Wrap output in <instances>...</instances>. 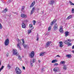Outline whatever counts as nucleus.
<instances>
[{
	"mask_svg": "<svg viewBox=\"0 0 74 74\" xmlns=\"http://www.w3.org/2000/svg\"><path fill=\"white\" fill-rule=\"evenodd\" d=\"M15 71L17 74H21L22 73V71L19 69L18 67H17L15 69Z\"/></svg>",
	"mask_w": 74,
	"mask_h": 74,
	"instance_id": "nucleus-1",
	"label": "nucleus"
},
{
	"mask_svg": "<svg viewBox=\"0 0 74 74\" xmlns=\"http://www.w3.org/2000/svg\"><path fill=\"white\" fill-rule=\"evenodd\" d=\"M29 57L31 58H33L34 56V51H32L31 53L29 54Z\"/></svg>",
	"mask_w": 74,
	"mask_h": 74,
	"instance_id": "nucleus-2",
	"label": "nucleus"
},
{
	"mask_svg": "<svg viewBox=\"0 0 74 74\" xmlns=\"http://www.w3.org/2000/svg\"><path fill=\"white\" fill-rule=\"evenodd\" d=\"M10 42V41L9 40V39H6L5 42V45H6V46H7L9 44V42Z\"/></svg>",
	"mask_w": 74,
	"mask_h": 74,
	"instance_id": "nucleus-3",
	"label": "nucleus"
},
{
	"mask_svg": "<svg viewBox=\"0 0 74 74\" xmlns=\"http://www.w3.org/2000/svg\"><path fill=\"white\" fill-rule=\"evenodd\" d=\"M13 54L14 55H18V51L17 50L15 49H13Z\"/></svg>",
	"mask_w": 74,
	"mask_h": 74,
	"instance_id": "nucleus-4",
	"label": "nucleus"
},
{
	"mask_svg": "<svg viewBox=\"0 0 74 74\" xmlns=\"http://www.w3.org/2000/svg\"><path fill=\"white\" fill-rule=\"evenodd\" d=\"M51 42L50 41V42H47L46 44V45H45V47H46V48H47V47H49V46L50 45V44H51Z\"/></svg>",
	"mask_w": 74,
	"mask_h": 74,
	"instance_id": "nucleus-5",
	"label": "nucleus"
},
{
	"mask_svg": "<svg viewBox=\"0 0 74 74\" xmlns=\"http://www.w3.org/2000/svg\"><path fill=\"white\" fill-rule=\"evenodd\" d=\"M64 43L66 44H67L69 46V45H72V44H71V43L70 42H67V40H65L64 42Z\"/></svg>",
	"mask_w": 74,
	"mask_h": 74,
	"instance_id": "nucleus-6",
	"label": "nucleus"
},
{
	"mask_svg": "<svg viewBox=\"0 0 74 74\" xmlns=\"http://www.w3.org/2000/svg\"><path fill=\"white\" fill-rule=\"evenodd\" d=\"M59 31L60 33H63V29L62 26H60Z\"/></svg>",
	"mask_w": 74,
	"mask_h": 74,
	"instance_id": "nucleus-7",
	"label": "nucleus"
},
{
	"mask_svg": "<svg viewBox=\"0 0 74 74\" xmlns=\"http://www.w3.org/2000/svg\"><path fill=\"white\" fill-rule=\"evenodd\" d=\"M58 29V25L57 24L55 23L54 25V27L53 29L54 30H56Z\"/></svg>",
	"mask_w": 74,
	"mask_h": 74,
	"instance_id": "nucleus-8",
	"label": "nucleus"
},
{
	"mask_svg": "<svg viewBox=\"0 0 74 74\" xmlns=\"http://www.w3.org/2000/svg\"><path fill=\"white\" fill-rule=\"evenodd\" d=\"M56 21V20H54L53 21H52L50 23V25L51 26H52L54 23H55Z\"/></svg>",
	"mask_w": 74,
	"mask_h": 74,
	"instance_id": "nucleus-9",
	"label": "nucleus"
},
{
	"mask_svg": "<svg viewBox=\"0 0 74 74\" xmlns=\"http://www.w3.org/2000/svg\"><path fill=\"white\" fill-rule=\"evenodd\" d=\"M21 16L23 18H27V15H26V14H21Z\"/></svg>",
	"mask_w": 74,
	"mask_h": 74,
	"instance_id": "nucleus-10",
	"label": "nucleus"
},
{
	"mask_svg": "<svg viewBox=\"0 0 74 74\" xmlns=\"http://www.w3.org/2000/svg\"><path fill=\"white\" fill-rule=\"evenodd\" d=\"M59 69V68L58 67H56L53 69V71H54L56 72L58 71Z\"/></svg>",
	"mask_w": 74,
	"mask_h": 74,
	"instance_id": "nucleus-11",
	"label": "nucleus"
},
{
	"mask_svg": "<svg viewBox=\"0 0 74 74\" xmlns=\"http://www.w3.org/2000/svg\"><path fill=\"white\" fill-rule=\"evenodd\" d=\"M20 43H18L17 45V47L18 48L21 50V47L20 46Z\"/></svg>",
	"mask_w": 74,
	"mask_h": 74,
	"instance_id": "nucleus-12",
	"label": "nucleus"
},
{
	"mask_svg": "<svg viewBox=\"0 0 74 74\" xmlns=\"http://www.w3.org/2000/svg\"><path fill=\"white\" fill-rule=\"evenodd\" d=\"M69 32H65V36L67 37L68 36H69Z\"/></svg>",
	"mask_w": 74,
	"mask_h": 74,
	"instance_id": "nucleus-13",
	"label": "nucleus"
},
{
	"mask_svg": "<svg viewBox=\"0 0 74 74\" xmlns=\"http://www.w3.org/2000/svg\"><path fill=\"white\" fill-rule=\"evenodd\" d=\"M35 9H36L35 7H34L32 8V9L31 11V13L30 14H33V12H34V10H35Z\"/></svg>",
	"mask_w": 74,
	"mask_h": 74,
	"instance_id": "nucleus-14",
	"label": "nucleus"
},
{
	"mask_svg": "<svg viewBox=\"0 0 74 74\" xmlns=\"http://www.w3.org/2000/svg\"><path fill=\"white\" fill-rule=\"evenodd\" d=\"M59 43L60 44V47H62L63 46V42H62V41H60Z\"/></svg>",
	"mask_w": 74,
	"mask_h": 74,
	"instance_id": "nucleus-15",
	"label": "nucleus"
},
{
	"mask_svg": "<svg viewBox=\"0 0 74 74\" xmlns=\"http://www.w3.org/2000/svg\"><path fill=\"white\" fill-rule=\"evenodd\" d=\"M66 58H71V54L66 55Z\"/></svg>",
	"mask_w": 74,
	"mask_h": 74,
	"instance_id": "nucleus-16",
	"label": "nucleus"
},
{
	"mask_svg": "<svg viewBox=\"0 0 74 74\" xmlns=\"http://www.w3.org/2000/svg\"><path fill=\"white\" fill-rule=\"evenodd\" d=\"M30 65L31 67H32L33 66V63L32 62V61L31 60H30Z\"/></svg>",
	"mask_w": 74,
	"mask_h": 74,
	"instance_id": "nucleus-17",
	"label": "nucleus"
},
{
	"mask_svg": "<svg viewBox=\"0 0 74 74\" xmlns=\"http://www.w3.org/2000/svg\"><path fill=\"white\" fill-rule=\"evenodd\" d=\"M22 27L23 28H26V25H25V23H23L22 24Z\"/></svg>",
	"mask_w": 74,
	"mask_h": 74,
	"instance_id": "nucleus-18",
	"label": "nucleus"
},
{
	"mask_svg": "<svg viewBox=\"0 0 74 74\" xmlns=\"http://www.w3.org/2000/svg\"><path fill=\"white\" fill-rule=\"evenodd\" d=\"M63 69L66 70H67V66L66 65H64L63 66Z\"/></svg>",
	"mask_w": 74,
	"mask_h": 74,
	"instance_id": "nucleus-19",
	"label": "nucleus"
},
{
	"mask_svg": "<svg viewBox=\"0 0 74 74\" xmlns=\"http://www.w3.org/2000/svg\"><path fill=\"white\" fill-rule=\"evenodd\" d=\"M58 62V60H54L52 61L51 63H55L56 62Z\"/></svg>",
	"mask_w": 74,
	"mask_h": 74,
	"instance_id": "nucleus-20",
	"label": "nucleus"
},
{
	"mask_svg": "<svg viewBox=\"0 0 74 74\" xmlns=\"http://www.w3.org/2000/svg\"><path fill=\"white\" fill-rule=\"evenodd\" d=\"M49 3L50 4H53L54 3V1H53V0L49 2Z\"/></svg>",
	"mask_w": 74,
	"mask_h": 74,
	"instance_id": "nucleus-21",
	"label": "nucleus"
},
{
	"mask_svg": "<svg viewBox=\"0 0 74 74\" xmlns=\"http://www.w3.org/2000/svg\"><path fill=\"white\" fill-rule=\"evenodd\" d=\"M72 17V16L71 15H70L69 16H68L67 18H66V19H70Z\"/></svg>",
	"mask_w": 74,
	"mask_h": 74,
	"instance_id": "nucleus-22",
	"label": "nucleus"
},
{
	"mask_svg": "<svg viewBox=\"0 0 74 74\" xmlns=\"http://www.w3.org/2000/svg\"><path fill=\"white\" fill-rule=\"evenodd\" d=\"M45 53V52H42L40 54V56H43L44 55V54Z\"/></svg>",
	"mask_w": 74,
	"mask_h": 74,
	"instance_id": "nucleus-23",
	"label": "nucleus"
},
{
	"mask_svg": "<svg viewBox=\"0 0 74 74\" xmlns=\"http://www.w3.org/2000/svg\"><path fill=\"white\" fill-rule=\"evenodd\" d=\"M33 30V29H31V30L29 29L28 30V34H30L31 32V30Z\"/></svg>",
	"mask_w": 74,
	"mask_h": 74,
	"instance_id": "nucleus-24",
	"label": "nucleus"
},
{
	"mask_svg": "<svg viewBox=\"0 0 74 74\" xmlns=\"http://www.w3.org/2000/svg\"><path fill=\"white\" fill-rule=\"evenodd\" d=\"M7 68H8V69H11V66L10 65V64H8V65Z\"/></svg>",
	"mask_w": 74,
	"mask_h": 74,
	"instance_id": "nucleus-25",
	"label": "nucleus"
},
{
	"mask_svg": "<svg viewBox=\"0 0 74 74\" xmlns=\"http://www.w3.org/2000/svg\"><path fill=\"white\" fill-rule=\"evenodd\" d=\"M69 3H70V4H71V5H74V3H72L71 1H69Z\"/></svg>",
	"mask_w": 74,
	"mask_h": 74,
	"instance_id": "nucleus-26",
	"label": "nucleus"
},
{
	"mask_svg": "<svg viewBox=\"0 0 74 74\" xmlns=\"http://www.w3.org/2000/svg\"><path fill=\"white\" fill-rule=\"evenodd\" d=\"M4 67V66H2V67L0 69V72H1V70H3V68Z\"/></svg>",
	"mask_w": 74,
	"mask_h": 74,
	"instance_id": "nucleus-27",
	"label": "nucleus"
},
{
	"mask_svg": "<svg viewBox=\"0 0 74 74\" xmlns=\"http://www.w3.org/2000/svg\"><path fill=\"white\" fill-rule=\"evenodd\" d=\"M65 63V62L64 61H61L60 63L61 64H64Z\"/></svg>",
	"mask_w": 74,
	"mask_h": 74,
	"instance_id": "nucleus-28",
	"label": "nucleus"
},
{
	"mask_svg": "<svg viewBox=\"0 0 74 74\" xmlns=\"http://www.w3.org/2000/svg\"><path fill=\"white\" fill-rule=\"evenodd\" d=\"M51 26H49L48 29V31H49L50 30H51Z\"/></svg>",
	"mask_w": 74,
	"mask_h": 74,
	"instance_id": "nucleus-29",
	"label": "nucleus"
},
{
	"mask_svg": "<svg viewBox=\"0 0 74 74\" xmlns=\"http://www.w3.org/2000/svg\"><path fill=\"white\" fill-rule=\"evenodd\" d=\"M18 59L19 60H22V58H21V57L20 56H18Z\"/></svg>",
	"mask_w": 74,
	"mask_h": 74,
	"instance_id": "nucleus-30",
	"label": "nucleus"
},
{
	"mask_svg": "<svg viewBox=\"0 0 74 74\" xmlns=\"http://www.w3.org/2000/svg\"><path fill=\"white\" fill-rule=\"evenodd\" d=\"M7 11V9L6 8L3 11V12H6Z\"/></svg>",
	"mask_w": 74,
	"mask_h": 74,
	"instance_id": "nucleus-31",
	"label": "nucleus"
},
{
	"mask_svg": "<svg viewBox=\"0 0 74 74\" xmlns=\"http://www.w3.org/2000/svg\"><path fill=\"white\" fill-rule=\"evenodd\" d=\"M71 12L73 14H74V8H72V9Z\"/></svg>",
	"mask_w": 74,
	"mask_h": 74,
	"instance_id": "nucleus-32",
	"label": "nucleus"
},
{
	"mask_svg": "<svg viewBox=\"0 0 74 74\" xmlns=\"http://www.w3.org/2000/svg\"><path fill=\"white\" fill-rule=\"evenodd\" d=\"M29 27L30 28H32L33 27V25L32 24H30L29 25Z\"/></svg>",
	"mask_w": 74,
	"mask_h": 74,
	"instance_id": "nucleus-33",
	"label": "nucleus"
},
{
	"mask_svg": "<svg viewBox=\"0 0 74 74\" xmlns=\"http://www.w3.org/2000/svg\"><path fill=\"white\" fill-rule=\"evenodd\" d=\"M35 61H36V60H35V59L33 58V60L32 61V63H34V62H35Z\"/></svg>",
	"mask_w": 74,
	"mask_h": 74,
	"instance_id": "nucleus-34",
	"label": "nucleus"
},
{
	"mask_svg": "<svg viewBox=\"0 0 74 74\" xmlns=\"http://www.w3.org/2000/svg\"><path fill=\"white\" fill-rule=\"evenodd\" d=\"M21 40L23 41V44H25V41L24 40V39H22Z\"/></svg>",
	"mask_w": 74,
	"mask_h": 74,
	"instance_id": "nucleus-35",
	"label": "nucleus"
},
{
	"mask_svg": "<svg viewBox=\"0 0 74 74\" xmlns=\"http://www.w3.org/2000/svg\"><path fill=\"white\" fill-rule=\"evenodd\" d=\"M23 47H24V48H26V47H27V45H24Z\"/></svg>",
	"mask_w": 74,
	"mask_h": 74,
	"instance_id": "nucleus-36",
	"label": "nucleus"
},
{
	"mask_svg": "<svg viewBox=\"0 0 74 74\" xmlns=\"http://www.w3.org/2000/svg\"><path fill=\"white\" fill-rule=\"evenodd\" d=\"M17 41L18 42V44L20 43L21 42V41H20V40H19V39H18Z\"/></svg>",
	"mask_w": 74,
	"mask_h": 74,
	"instance_id": "nucleus-37",
	"label": "nucleus"
},
{
	"mask_svg": "<svg viewBox=\"0 0 74 74\" xmlns=\"http://www.w3.org/2000/svg\"><path fill=\"white\" fill-rule=\"evenodd\" d=\"M25 6H23L22 7V11H23L25 9Z\"/></svg>",
	"mask_w": 74,
	"mask_h": 74,
	"instance_id": "nucleus-38",
	"label": "nucleus"
},
{
	"mask_svg": "<svg viewBox=\"0 0 74 74\" xmlns=\"http://www.w3.org/2000/svg\"><path fill=\"white\" fill-rule=\"evenodd\" d=\"M34 5L32 3L30 6V7H33V6H34Z\"/></svg>",
	"mask_w": 74,
	"mask_h": 74,
	"instance_id": "nucleus-39",
	"label": "nucleus"
},
{
	"mask_svg": "<svg viewBox=\"0 0 74 74\" xmlns=\"http://www.w3.org/2000/svg\"><path fill=\"white\" fill-rule=\"evenodd\" d=\"M9 55V53H7L6 54V57H8V56Z\"/></svg>",
	"mask_w": 74,
	"mask_h": 74,
	"instance_id": "nucleus-40",
	"label": "nucleus"
},
{
	"mask_svg": "<svg viewBox=\"0 0 74 74\" xmlns=\"http://www.w3.org/2000/svg\"><path fill=\"white\" fill-rule=\"evenodd\" d=\"M58 63H55L54 64V66H58Z\"/></svg>",
	"mask_w": 74,
	"mask_h": 74,
	"instance_id": "nucleus-41",
	"label": "nucleus"
},
{
	"mask_svg": "<svg viewBox=\"0 0 74 74\" xmlns=\"http://www.w3.org/2000/svg\"><path fill=\"white\" fill-rule=\"evenodd\" d=\"M32 4L34 5L35 4V1H34L32 3Z\"/></svg>",
	"mask_w": 74,
	"mask_h": 74,
	"instance_id": "nucleus-42",
	"label": "nucleus"
},
{
	"mask_svg": "<svg viewBox=\"0 0 74 74\" xmlns=\"http://www.w3.org/2000/svg\"><path fill=\"white\" fill-rule=\"evenodd\" d=\"M0 29H2V25H1V24H0Z\"/></svg>",
	"mask_w": 74,
	"mask_h": 74,
	"instance_id": "nucleus-43",
	"label": "nucleus"
},
{
	"mask_svg": "<svg viewBox=\"0 0 74 74\" xmlns=\"http://www.w3.org/2000/svg\"><path fill=\"white\" fill-rule=\"evenodd\" d=\"M41 70L42 71H45V70H44V68H42Z\"/></svg>",
	"mask_w": 74,
	"mask_h": 74,
	"instance_id": "nucleus-44",
	"label": "nucleus"
},
{
	"mask_svg": "<svg viewBox=\"0 0 74 74\" xmlns=\"http://www.w3.org/2000/svg\"><path fill=\"white\" fill-rule=\"evenodd\" d=\"M68 41H69V42H71V40L70 39H68Z\"/></svg>",
	"mask_w": 74,
	"mask_h": 74,
	"instance_id": "nucleus-45",
	"label": "nucleus"
},
{
	"mask_svg": "<svg viewBox=\"0 0 74 74\" xmlns=\"http://www.w3.org/2000/svg\"><path fill=\"white\" fill-rule=\"evenodd\" d=\"M56 57H58V58H59V57H60V56L59 55H58L56 56Z\"/></svg>",
	"mask_w": 74,
	"mask_h": 74,
	"instance_id": "nucleus-46",
	"label": "nucleus"
},
{
	"mask_svg": "<svg viewBox=\"0 0 74 74\" xmlns=\"http://www.w3.org/2000/svg\"><path fill=\"white\" fill-rule=\"evenodd\" d=\"M23 70H25V66H23Z\"/></svg>",
	"mask_w": 74,
	"mask_h": 74,
	"instance_id": "nucleus-47",
	"label": "nucleus"
},
{
	"mask_svg": "<svg viewBox=\"0 0 74 74\" xmlns=\"http://www.w3.org/2000/svg\"><path fill=\"white\" fill-rule=\"evenodd\" d=\"M33 23H36V21L35 20H34L33 21Z\"/></svg>",
	"mask_w": 74,
	"mask_h": 74,
	"instance_id": "nucleus-48",
	"label": "nucleus"
},
{
	"mask_svg": "<svg viewBox=\"0 0 74 74\" xmlns=\"http://www.w3.org/2000/svg\"><path fill=\"white\" fill-rule=\"evenodd\" d=\"M14 14H16V15L18 14V13L15 12H14Z\"/></svg>",
	"mask_w": 74,
	"mask_h": 74,
	"instance_id": "nucleus-49",
	"label": "nucleus"
},
{
	"mask_svg": "<svg viewBox=\"0 0 74 74\" xmlns=\"http://www.w3.org/2000/svg\"><path fill=\"white\" fill-rule=\"evenodd\" d=\"M8 1L9 3H11V0H9Z\"/></svg>",
	"mask_w": 74,
	"mask_h": 74,
	"instance_id": "nucleus-50",
	"label": "nucleus"
},
{
	"mask_svg": "<svg viewBox=\"0 0 74 74\" xmlns=\"http://www.w3.org/2000/svg\"><path fill=\"white\" fill-rule=\"evenodd\" d=\"M39 38H38V37H37L36 40H37V41H38V40Z\"/></svg>",
	"mask_w": 74,
	"mask_h": 74,
	"instance_id": "nucleus-51",
	"label": "nucleus"
},
{
	"mask_svg": "<svg viewBox=\"0 0 74 74\" xmlns=\"http://www.w3.org/2000/svg\"><path fill=\"white\" fill-rule=\"evenodd\" d=\"M38 62H39V63H40V62L41 61H40V60H38Z\"/></svg>",
	"mask_w": 74,
	"mask_h": 74,
	"instance_id": "nucleus-52",
	"label": "nucleus"
},
{
	"mask_svg": "<svg viewBox=\"0 0 74 74\" xmlns=\"http://www.w3.org/2000/svg\"><path fill=\"white\" fill-rule=\"evenodd\" d=\"M72 52H73V53H74V51H73Z\"/></svg>",
	"mask_w": 74,
	"mask_h": 74,
	"instance_id": "nucleus-53",
	"label": "nucleus"
},
{
	"mask_svg": "<svg viewBox=\"0 0 74 74\" xmlns=\"http://www.w3.org/2000/svg\"><path fill=\"white\" fill-rule=\"evenodd\" d=\"M1 66V62H0V66Z\"/></svg>",
	"mask_w": 74,
	"mask_h": 74,
	"instance_id": "nucleus-54",
	"label": "nucleus"
},
{
	"mask_svg": "<svg viewBox=\"0 0 74 74\" xmlns=\"http://www.w3.org/2000/svg\"><path fill=\"white\" fill-rule=\"evenodd\" d=\"M33 25H35V23H34L33 24Z\"/></svg>",
	"mask_w": 74,
	"mask_h": 74,
	"instance_id": "nucleus-55",
	"label": "nucleus"
}]
</instances>
